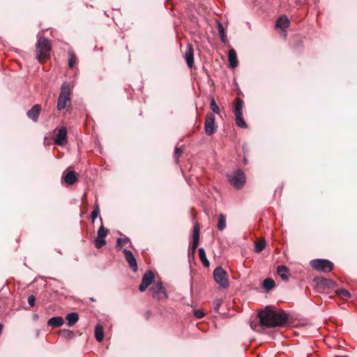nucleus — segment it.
Listing matches in <instances>:
<instances>
[{
    "mask_svg": "<svg viewBox=\"0 0 357 357\" xmlns=\"http://www.w3.org/2000/svg\"><path fill=\"white\" fill-rule=\"evenodd\" d=\"M151 296L156 300H162L167 298L165 289L162 286L161 282H156L150 289Z\"/></svg>",
    "mask_w": 357,
    "mask_h": 357,
    "instance_id": "7",
    "label": "nucleus"
},
{
    "mask_svg": "<svg viewBox=\"0 0 357 357\" xmlns=\"http://www.w3.org/2000/svg\"><path fill=\"white\" fill-rule=\"evenodd\" d=\"M243 162H244V163H245V164H246V163H247V159H246V158H244V159H243Z\"/></svg>",
    "mask_w": 357,
    "mask_h": 357,
    "instance_id": "45",
    "label": "nucleus"
},
{
    "mask_svg": "<svg viewBox=\"0 0 357 357\" xmlns=\"http://www.w3.org/2000/svg\"><path fill=\"white\" fill-rule=\"evenodd\" d=\"M275 287V282L271 278H266L263 282V287L265 289L271 290Z\"/></svg>",
    "mask_w": 357,
    "mask_h": 357,
    "instance_id": "26",
    "label": "nucleus"
},
{
    "mask_svg": "<svg viewBox=\"0 0 357 357\" xmlns=\"http://www.w3.org/2000/svg\"><path fill=\"white\" fill-rule=\"evenodd\" d=\"M213 275L215 282L220 287L227 288L229 286L227 273L221 266L215 268Z\"/></svg>",
    "mask_w": 357,
    "mask_h": 357,
    "instance_id": "5",
    "label": "nucleus"
},
{
    "mask_svg": "<svg viewBox=\"0 0 357 357\" xmlns=\"http://www.w3.org/2000/svg\"><path fill=\"white\" fill-rule=\"evenodd\" d=\"M33 319H34L35 320H37V319H38V315L37 314H33Z\"/></svg>",
    "mask_w": 357,
    "mask_h": 357,
    "instance_id": "42",
    "label": "nucleus"
},
{
    "mask_svg": "<svg viewBox=\"0 0 357 357\" xmlns=\"http://www.w3.org/2000/svg\"><path fill=\"white\" fill-rule=\"evenodd\" d=\"M198 252H199V256L200 260L202 262L203 265L205 267L209 266L210 263L206 258L204 249L203 248H199Z\"/></svg>",
    "mask_w": 357,
    "mask_h": 357,
    "instance_id": "24",
    "label": "nucleus"
},
{
    "mask_svg": "<svg viewBox=\"0 0 357 357\" xmlns=\"http://www.w3.org/2000/svg\"><path fill=\"white\" fill-rule=\"evenodd\" d=\"M109 230L106 229L102 225L98 230L97 237L95 240L96 248L100 249L106 244L105 237L107 236Z\"/></svg>",
    "mask_w": 357,
    "mask_h": 357,
    "instance_id": "9",
    "label": "nucleus"
},
{
    "mask_svg": "<svg viewBox=\"0 0 357 357\" xmlns=\"http://www.w3.org/2000/svg\"><path fill=\"white\" fill-rule=\"evenodd\" d=\"M210 106H211V110L214 113H215V114L220 113V108H219L218 105L216 104V102L213 98L211 99Z\"/></svg>",
    "mask_w": 357,
    "mask_h": 357,
    "instance_id": "34",
    "label": "nucleus"
},
{
    "mask_svg": "<svg viewBox=\"0 0 357 357\" xmlns=\"http://www.w3.org/2000/svg\"><path fill=\"white\" fill-rule=\"evenodd\" d=\"M100 220L101 223H102V219L101 217L100 218Z\"/></svg>",
    "mask_w": 357,
    "mask_h": 357,
    "instance_id": "47",
    "label": "nucleus"
},
{
    "mask_svg": "<svg viewBox=\"0 0 357 357\" xmlns=\"http://www.w3.org/2000/svg\"><path fill=\"white\" fill-rule=\"evenodd\" d=\"M310 266L315 270L323 272H330L333 269V263L328 259H313L310 261Z\"/></svg>",
    "mask_w": 357,
    "mask_h": 357,
    "instance_id": "6",
    "label": "nucleus"
},
{
    "mask_svg": "<svg viewBox=\"0 0 357 357\" xmlns=\"http://www.w3.org/2000/svg\"><path fill=\"white\" fill-rule=\"evenodd\" d=\"M60 335L66 338H72L74 335L73 331L68 329H63L60 331Z\"/></svg>",
    "mask_w": 357,
    "mask_h": 357,
    "instance_id": "31",
    "label": "nucleus"
},
{
    "mask_svg": "<svg viewBox=\"0 0 357 357\" xmlns=\"http://www.w3.org/2000/svg\"><path fill=\"white\" fill-rule=\"evenodd\" d=\"M70 89L68 83H63L61 88V92L58 98L57 109L58 110L63 109L67 103L70 102Z\"/></svg>",
    "mask_w": 357,
    "mask_h": 357,
    "instance_id": "3",
    "label": "nucleus"
},
{
    "mask_svg": "<svg viewBox=\"0 0 357 357\" xmlns=\"http://www.w3.org/2000/svg\"><path fill=\"white\" fill-rule=\"evenodd\" d=\"M36 298L33 295H31L28 297V303L31 306H33L35 305Z\"/></svg>",
    "mask_w": 357,
    "mask_h": 357,
    "instance_id": "37",
    "label": "nucleus"
},
{
    "mask_svg": "<svg viewBox=\"0 0 357 357\" xmlns=\"http://www.w3.org/2000/svg\"><path fill=\"white\" fill-rule=\"evenodd\" d=\"M320 281H321V284L326 285L328 287H333L335 285V282L330 279L321 278Z\"/></svg>",
    "mask_w": 357,
    "mask_h": 357,
    "instance_id": "32",
    "label": "nucleus"
},
{
    "mask_svg": "<svg viewBox=\"0 0 357 357\" xmlns=\"http://www.w3.org/2000/svg\"><path fill=\"white\" fill-rule=\"evenodd\" d=\"M194 314L197 318L199 319H201L204 316V313L200 310H195Z\"/></svg>",
    "mask_w": 357,
    "mask_h": 357,
    "instance_id": "38",
    "label": "nucleus"
},
{
    "mask_svg": "<svg viewBox=\"0 0 357 357\" xmlns=\"http://www.w3.org/2000/svg\"><path fill=\"white\" fill-rule=\"evenodd\" d=\"M336 294L340 296H343L348 298L351 296V294L344 289H340L336 290Z\"/></svg>",
    "mask_w": 357,
    "mask_h": 357,
    "instance_id": "35",
    "label": "nucleus"
},
{
    "mask_svg": "<svg viewBox=\"0 0 357 357\" xmlns=\"http://www.w3.org/2000/svg\"><path fill=\"white\" fill-rule=\"evenodd\" d=\"M251 328H253V329H254V330H255V331H257V328H255V327H254V326H252V324H251Z\"/></svg>",
    "mask_w": 357,
    "mask_h": 357,
    "instance_id": "44",
    "label": "nucleus"
},
{
    "mask_svg": "<svg viewBox=\"0 0 357 357\" xmlns=\"http://www.w3.org/2000/svg\"><path fill=\"white\" fill-rule=\"evenodd\" d=\"M243 101L239 98H236L234 100V115H243Z\"/></svg>",
    "mask_w": 357,
    "mask_h": 357,
    "instance_id": "16",
    "label": "nucleus"
},
{
    "mask_svg": "<svg viewBox=\"0 0 357 357\" xmlns=\"http://www.w3.org/2000/svg\"><path fill=\"white\" fill-rule=\"evenodd\" d=\"M94 208H99V206H98V204H96L95 206H94Z\"/></svg>",
    "mask_w": 357,
    "mask_h": 357,
    "instance_id": "43",
    "label": "nucleus"
},
{
    "mask_svg": "<svg viewBox=\"0 0 357 357\" xmlns=\"http://www.w3.org/2000/svg\"><path fill=\"white\" fill-rule=\"evenodd\" d=\"M70 59L68 60V66L70 68H73L75 63L77 62L76 55L72 50L68 51Z\"/></svg>",
    "mask_w": 357,
    "mask_h": 357,
    "instance_id": "30",
    "label": "nucleus"
},
{
    "mask_svg": "<svg viewBox=\"0 0 357 357\" xmlns=\"http://www.w3.org/2000/svg\"><path fill=\"white\" fill-rule=\"evenodd\" d=\"M63 324V319L61 317H54L47 321V325L52 328H56Z\"/></svg>",
    "mask_w": 357,
    "mask_h": 357,
    "instance_id": "18",
    "label": "nucleus"
},
{
    "mask_svg": "<svg viewBox=\"0 0 357 357\" xmlns=\"http://www.w3.org/2000/svg\"><path fill=\"white\" fill-rule=\"evenodd\" d=\"M130 243V240L128 237L119 238L116 241V247L120 249L126 244Z\"/></svg>",
    "mask_w": 357,
    "mask_h": 357,
    "instance_id": "28",
    "label": "nucleus"
},
{
    "mask_svg": "<svg viewBox=\"0 0 357 357\" xmlns=\"http://www.w3.org/2000/svg\"><path fill=\"white\" fill-rule=\"evenodd\" d=\"M153 280H154L153 273L151 271H146L142 277V282L139 287V290L141 292L145 291L146 289H147V287L151 284L153 283Z\"/></svg>",
    "mask_w": 357,
    "mask_h": 357,
    "instance_id": "10",
    "label": "nucleus"
},
{
    "mask_svg": "<svg viewBox=\"0 0 357 357\" xmlns=\"http://www.w3.org/2000/svg\"><path fill=\"white\" fill-rule=\"evenodd\" d=\"M100 213L99 208H94L91 213V218L94 221L95 219L98 216Z\"/></svg>",
    "mask_w": 357,
    "mask_h": 357,
    "instance_id": "36",
    "label": "nucleus"
},
{
    "mask_svg": "<svg viewBox=\"0 0 357 357\" xmlns=\"http://www.w3.org/2000/svg\"><path fill=\"white\" fill-rule=\"evenodd\" d=\"M199 242V225H196L193 229V235H192V243L191 245V250L192 253L195 252L197 249Z\"/></svg>",
    "mask_w": 357,
    "mask_h": 357,
    "instance_id": "13",
    "label": "nucleus"
},
{
    "mask_svg": "<svg viewBox=\"0 0 357 357\" xmlns=\"http://www.w3.org/2000/svg\"><path fill=\"white\" fill-rule=\"evenodd\" d=\"M185 59L188 66L191 68L194 64V54L193 49L190 44L188 45L187 50L185 52Z\"/></svg>",
    "mask_w": 357,
    "mask_h": 357,
    "instance_id": "14",
    "label": "nucleus"
},
{
    "mask_svg": "<svg viewBox=\"0 0 357 357\" xmlns=\"http://www.w3.org/2000/svg\"><path fill=\"white\" fill-rule=\"evenodd\" d=\"M228 59L229 61L230 67L231 68H234L237 66V65H238L237 56H236V52L234 49H231L229 50Z\"/></svg>",
    "mask_w": 357,
    "mask_h": 357,
    "instance_id": "19",
    "label": "nucleus"
},
{
    "mask_svg": "<svg viewBox=\"0 0 357 357\" xmlns=\"http://www.w3.org/2000/svg\"><path fill=\"white\" fill-rule=\"evenodd\" d=\"M67 142V130L66 128H61L56 135L55 139V144L63 146Z\"/></svg>",
    "mask_w": 357,
    "mask_h": 357,
    "instance_id": "12",
    "label": "nucleus"
},
{
    "mask_svg": "<svg viewBox=\"0 0 357 357\" xmlns=\"http://www.w3.org/2000/svg\"><path fill=\"white\" fill-rule=\"evenodd\" d=\"M226 227V218L223 214H220L218 217V229L222 231Z\"/></svg>",
    "mask_w": 357,
    "mask_h": 357,
    "instance_id": "25",
    "label": "nucleus"
},
{
    "mask_svg": "<svg viewBox=\"0 0 357 357\" xmlns=\"http://www.w3.org/2000/svg\"><path fill=\"white\" fill-rule=\"evenodd\" d=\"M3 325L2 324H0V334L3 331Z\"/></svg>",
    "mask_w": 357,
    "mask_h": 357,
    "instance_id": "41",
    "label": "nucleus"
},
{
    "mask_svg": "<svg viewBox=\"0 0 357 357\" xmlns=\"http://www.w3.org/2000/svg\"><path fill=\"white\" fill-rule=\"evenodd\" d=\"M90 300L92 301H96V300L93 298H91Z\"/></svg>",
    "mask_w": 357,
    "mask_h": 357,
    "instance_id": "46",
    "label": "nucleus"
},
{
    "mask_svg": "<svg viewBox=\"0 0 357 357\" xmlns=\"http://www.w3.org/2000/svg\"><path fill=\"white\" fill-rule=\"evenodd\" d=\"M266 243L264 241H259L255 245V252H260L265 248Z\"/></svg>",
    "mask_w": 357,
    "mask_h": 357,
    "instance_id": "33",
    "label": "nucleus"
},
{
    "mask_svg": "<svg viewBox=\"0 0 357 357\" xmlns=\"http://www.w3.org/2000/svg\"><path fill=\"white\" fill-rule=\"evenodd\" d=\"M289 24L290 22L287 17L283 15L278 19L275 26L276 28L285 29L289 26Z\"/></svg>",
    "mask_w": 357,
    "mask_h": 357,
    "instance_id": "20",
    "label": "nucleus"
},
{
    "mask_svg": "<svg viewBox=\"0 0 357 357\" xmlns=\"http://www.w3.org/2000/svg\"><path fill=\"white\" fill-rule=\"evenodd\" d=\"M66 319L67 320L68 326L71 327L77 322L79 316L77 312H71L67 314Z\"/></svg>",
    "mask_w": 357,
    "mask_h": 357,
    "instance_id": "21",
    "label": "nucleus"
},
{
    "mask_svg": "<svg viewBox=\"0 0 357 357\" xmlns=\"http://www.w3.org/2000/svg\"><path fill=\"white\" fill-rule=\"evenodd\" d=\"M95 337L98 342H100L102 341L104 337V331L101 325L98 324L95 328Z\"/></svg>",
    "mask_w": 357,
    "mask_h": 357,
    "instance_id": "23",
    "label": "nucleus"
},
{
    "mask_svg": "<svg viewBox=\"0 0 357 357\" xmlns=\"http://www.w3.org/2000/svg\"><path fill=\"white\" fill-rule=\"evenodd\" d=\"M235 117H236V123L238 127L243 128H247L248 126L243 119V115H236V116H235Z\"/></svg>",
    "mask_w": 357,
    "mask_h": 357,
    "instance_id": "29",
    "label": "nucleus"
},
{
    "mask_svg": "<svg viewBox=\"0 0 357 357\" xmlns=\"http://www.w3.org/2000/svg\"><path fill=\"white\" fill-rule=\"evenodd\" d=\"M258 317L261 326L272 328L286 323L287 317L283 312H278L268 307L259 312Z\"/></svg>",
    "mask_w": 357,
    "mask_h": 357,
    "instance_id": "1",
    "label": "nucleus"
},
{
    "mask_svg": "<svg viewBox=\"0 0 357 357\" xmlns=\"http://www.w3.org/2000/svg\"><path fill=\"white\" fill-rule=\"evenodd\" d=\"M277 273L284 281H287L289 278V268L285 266H278L277 268Z\"/></svg>",
    "mask_w": 357,
    "mask_h": 357,
    "instance_id": "17",
    "label": "nucleus"
},
{
    "mask_svg": "<svg viewBox=\"0 0 357 357\" xmlns=\"http://www.w3.org/2000/svg\"><path fill=\"white\" fill-rule=\"evenodd\" d=\"M37 59L41 62L42 60L47 58L50 55V41L40 36L37 42Z\"/></svg>",
    "mask_w": 357,
    "mask_h": 357,
    "instance_id": "2",
    "label": "nucleus"
},
{
    "mask_svg": "<svg viewBox=\"0 0 357 357\" xmlns=\"http://www.w3.org/2000/svg\"><path fill=\"white\" fill-rule=\"evenodd\" d=\"M218 29L219 35L220 36L221 41L222 43H226L227 36L225 33L224 27L220 22H218Z\"/></svg>",
    "mask_w": 357,
    "mask_h": 357,
    "instance_id": "27",
    "label": "nucleus"
},
{
    "mask_svg": "<svg viewBox=\"0 0 357 357\" xmlns=\"http://www.w3.org/2000/svg\"><path fill=\"white\" fill-rule=\"evenodd\" d=\"M182 153V149L179 147H176L175 149V152H174V154H175V158H176V161L177 162L178 161V156Z\"/></svg>",
    "mask_w": 357,
    "mask_h": 357,
    "instance_id": "40",
    "label": "nucleus"
},
{
    "mask_svg": "<svg viewBox=\"0 0 357 357\" xmlns=\"http://www.w3.org/2000/svg\"><path fill=\"white\" fill-rule=\"evenodd\" d=\"M217 125L215 121V116L212 113L206 115L204 123V130L207 135L211 136L215 132Z\"/></svg>",
    "mask_w": 357,
    "mask_h": 357,
    "instance_id": "8",
    "label": "nucleus"
},
{
    "mask_svg": "<svg viewBox=\"0 0 357 357\" xmlns=\"http://www.w3.org/2000/svg\"><path fill=\"white\" fill-rule=\"evenodd\" d=\"M123 252L125 255V258L129 264L130 267L136 272L137 271V264L135 257L131 251L123 249Z\"/></svg>",
    "mask_w": 357,
    "mask_h": 357,
    "instance_id": "11",
    "label": "nucleus"
},
{
    "mask_svg": "<svg viewBox=\"0 0 357 357\" xmlns=\"http://www.w3.org/2000/svg\"><path fill=\"white\" fill-rule=\"evenodd\" d=\"M227 178L230 184L236 189L243 188L245 183V174L241 169H238L233 174H228Z\"/></svg>",
    "mask_w": 357,
    "mask_h": 357,
    "instance_id": "4",
    "label": "nucleus"
},
{
    "mask_svg": "<svg viewBox=\"0 0 357 357\" xmlns=\"http://www.w3.org/2000/svg\"><path fill=\"white\" fill-rule=\"evenodd\" d=\"M65 182L68 185L75 183L77 178L73 171L68 172L64 176Z\"/></svg>",
    "mask_w": 357,
    "mask_h": 357,
    "instance_id": "22",
    "label": "nucleus"
},
{
    "mask_svg": "<svg viewBox=\"0 0 357 357\" xmlns=\"http://www.w3.org/2000/svg\"><path fill=\"white\" fill-rule=\"evenodd\" d=\"M222 301V300L220 299H217L214 301V307H215V311H218V308L220 307V306L221 305Z\"/></svg>",
    "mask_w": 357,
    "mask_h": 357,
    "instance_id": "39",
    "label": "nucleus"
},
{
    "mask_svg": "<svg viewBox=\"0 0 357 357\" xmlns=\"http://www.w3.org/2000/svg\"><path fill=\"white\" fill-rule=\"evenodd\" d=\"M40 112V106L35 105L31 109L26 112L27 116L33 121L36 122Z\"/></svg>",
    "mask_w": 357,
    "mask_h": 357,
    "instance_id": "15",
    "label": "nucleus"
}]
</instances>
